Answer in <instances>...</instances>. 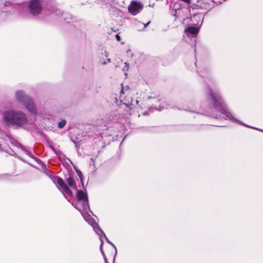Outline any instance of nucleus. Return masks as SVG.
Masks as SVG:
<instances>
[{
	"label": "nucleus",
	"instance_id": "1",
	"mask_svg": "<svg viewBox=\"0 0 263 263\" xmlns=\"http://www.w3.org/2000/svg\"><path fill=\"white\" fill-rule=\"evenodd\" d=\"M205 90L208 101L212 105L211 108L210 116L219 119L222 118L226 120H229L233 122L238 123L250 128L258 129L257 128L245 124L234 118L229 111L228 108L226 106L218 91L216 90L214 91L209 85L205 86Z\"/></svg>",
	"mask_w": 263,
	"mask_h": 263
},
{
	"label": "nucleus",
	"instance_id": "2",
	"mask_svg": "<svg viewBox=\"0 0 263 263\" xmlns=\"http://www.w3.org/2000/svg\"><path fill=\"white\" fill-rule=\"evenodd\" d=\"M2 119L6 126L15 129L23 128L30 132L38 129L35 122L29 121L26 115L20 110H6L3 113Z\"/></svg>",
	"mask_w": 263,
	"mask_h": 263
},
{
	"label": "nucleus",
	"instance_id": "3",
	"mask_svg": "<svg viewBox=\"0 0 263 263\" xmlns=\"http://www.w3.org/2000/svg\"><path fill=\"white\" fill-rule=\"evenodd\" d=\"M76 172L78 176V181H80L79 187H82L85 191L78 190L77 191V200H74L71 202V204L80 212H87L89 211L88 198L84 184V178L82 172L76 166H74Z\"/></svg>",
	"mask_w": 263,
	"mask_h": 263
},
{
	"label": "nucleus",
	"instance_id": "4",
	"mask_svg": "<svg viewBox=\"0 0 263 263\" xmlns=\"http://www.w3.org/2000/svg\"><path fill=\"white\" fill-rule=\"evenodd\" d=\"M36 162L41 165L43 172L52 180L54 184L59 185L62 190V193L68 201L70 202V200L67 199L65 195H67L69 198H72L73 197V193L70 189L66 185L63 179L60 177L53 175V172L48 170L46 164L40 159L36 158Z\"/></svg>",
	"mask_w": 263,
	"mask_h": 263
},
{
	"label": "nucleus",
	"instance_id": "5",
	"mask_svg": "<svg viewBox=\"0 0 263 263\" xmlns=\"http://www.w3.org/2000/svg\"><path fill=\"white\" fill-rule=\"evenodd\" d=\"M15 98L16 100L23 104L29 111L33 114H36V107L33 100L26 95L24 91L21 90L16 91Z\"/></svg>",
	"mask_w": 263,
	"mask_h": 263
},
{
	"label": "nucleus",
	"instance_id": "6",
	"mask_svg": "<svg viewBox=\"0 0 263 263\" xmlns=\"http://www.w3.org/2000/svg\"><path fill=\"white\" fill-rule=\"evenodd\" d=\"M46 12L47 15H51L54 19L66 21L68 18H71L70 14L62 12L52 4L47 5Z\"/></svg>",
	"mask_w": 263,
	"mask_h": 263
},
{
	"label": "nucleus",
	"instance_id": "7",
	"mask_svg": "<svg viewBox=\"0 0 263 263\" xmlns=\"http://www.w3.org/2000/svg\"><path fill=\"white\" fill-rule=\"evenodd\" d=\"M200 26H192L186 25L184 30V39L185 38V36L193 38V43H195L196 42V37L199 32Z\"/></svg>",
	"mask_w": 263,
	"mask_h": 263
},
{
	"label": "nucleus",
	"instance_id": "8",
	"mask_svg": "<svg viewBox=\"0 0 263 263\" xmlns=\"http://www.w3.org/2000/svg\"><path fill=\"white\" fill-rule=\"evenodd\" d=\"M90 212L91 213H92L91 211H90V210H89V211H88L87 212H80L82 214V215L83 216V217H84V219L85 220V221L86 222H87L90 225H91L94 231L96 232V233L98 234V235H100L99 233V232H100V233H103V231L101 230V229L100 228V227H99V226L98 225V223H97L95 221V220L92 218L90 217V215L89 214V215H87V214Z\"/></svg>",
	"mask_w": 263,
	"mask_h": 263
},
{
	"label": "nucleus",
	"instance_id": "9",
	"mask_svg": "<svg viewBox=\"0 0 263 263\" xmlns=\"http://www.w3.org/2000/svg\"><path fill=\"white\" fill-rule=\"evenodd\" d=\"M29 11L32 15H37L42 11V6L40 0H32L28 5Z\"/></svg>",
	"mask_w": 263,
	"mask_h": 263
},
{
	"label": "nucleus",
	"instance_id": "10",
	"mask_svg": "<svg viewBox=\"0 0 263 263\" xmlns=\"http://www.w3.org/2000/svg\"><path fill=\"white\" fill-rule=\"evenodd\" d=\"M171 9L170 13L171 15L175 17V23H176L177 22L179 23L180 22L179 16L181 13V0H178L177 2H175L173 5L171 6Z\"/></svg>",
	"mask_w": 263,
	"mask_h": 263
},
{
	"label": "nucleus",
	"instance_id": "11",
	"mask_svg": "<svg viewBox=\"0 0 263 263\" xmlns=\"http://www.w3.org/2000/svg\"><path fill=\"white\" fill-rule=\"evenodd\" d=\"M142 8V6L140 2L133 1L128 7V11L133 15H135L139 12V10Z\"/></svg>",
	"mask_w": 263,
	"mask_h": 263
},
{
	"label": "nucleus",
	"instance_id": "12",
	"mask_svg": "<svg viewBox=\"0 0 263 263\" xmlns=\"http://www.w3.org/2000/svg\"><path fill=\"white\" fill-rule=\"evenodd\" d=\"M65 180L67 183L68 185L73 190H77V186L74 181L73 175L69 174L67 177L66 175L65 176Z\"/></svg>",
	"mask_w": 263,
	"mask_h": 263
},
{
	"label": "nucleus",
	"instance_id": "13",
	"mask_svg": "<svg viewBox=\"0 0 263 263\" xmlns=\"http://www.w3.org/2000/svg\"><path fill=\"white\" fill-rule=\"evenodd\" d=\"M152 106H151V108H154L155 110H158V111H161L164 108H168L169 107L167 106H165L164 105L163 103H161L160 104L159 106H157L156 105H154V103H152Z\"/></svg>",
	"mask_w": 263,
	"mask_h": 263
},
{
	"label": "nucleus",
	"instance_id": "14",
	"mask_svg": "<svg viewBox=\"0 0 263 263\" xmlns=\"http://www.w3.org/2000/svg\"><path fill=\"white\" fill-rule=\"evenodd\" d=\"M4 152H6L9 155H10L11 156H13L15 157V158L20 159V160H21L24 162H26V161L25 160H24L22 158H21L20 156L17 155L16 154H15L12 149H10L9 150L4 151Z\"/></svg>",
	"mask_w": 263,
	"mask_h": 263
},
{
	"label": "nucleus",
	"instance_id": "15",
	"mask_svg": "<svg viewBox=\"0 0 263 263\" xmlns=\"http://www.w3.org/2000/svg\"><path fill=\"white\" fill-rule=\"evenodd\" d=\"M23 152L25 153L26 155H27L29 157L31 158L32 159H34L36 161V158H37V157H35L30 151L28 150L25 146L24 147V148L22 149Z\"/></svg>",
	"mask_w": 263,
	"mask_h": 263
},
{
	"label": "nucleus",
	"instance_id": "16",
	"mask_svg": "<svg viewBox=\"0 0 263 263\" xmlns=\"http://www.w3.org/2000/svg\"><path fill=\"white\" fill-rule=\"evenodd\" d=\"M104 237L105 240H106V241L110 245H111L114 248V249H115V254H117V248H116V246L113 243H112L108 239V238L106 237V236L105 235V233H104V232L103 231V233H101Z\"/></svg>",
	"mask_w": 263,
	"mask_h": 263
},
{
	"label": "nucleus",
	"instance_id": "17",
	"mask_svg": "<svg viewBox=\"0 0 263 263\" xmlns=\"http://www.w3.org/2000/svg\"><path fill=\"white\" fill-rule=\"evenodd\" d=\"M160 127H149L148 131L150 132H159L160 130Z\"/></svg>",
	"mask_w": 263,
	"mask_h": 263
},
{
	"label": "nucleus",
	"instance_id": "18",
	"mask_svg": "<svg viewBox=\"0 0 263 263\" xmlns=\"http://www.w3.org/2000/svg\"><path fill=\"white\" fill-rule=\"evenodd\" d=\"M66 121L64 119H62L60 122L58 123V127L59 128H63L66 124Z\"/></svg>",
	"mask_w": 263,
	"mask_h": 263
},
{
	"label": "nucleus",
	"instance_id": "19",
	"mask_svg": "<svg viewBox=\"0 0 263 263\" xmlns=\"http://www.w3.org/2000/svg\"><path fill=\"white\" fill-rule=\"evenodd\" d=\"M15 146L17 147L18 148H20L21 149H22L23 148H24V146H23L21 143H20V142H18V141H16V144L15 145Z\"/></svg>",
	"mask_w": 263,
	"mask_h": 263
},
{
	"label": "nucleus",
	"instance_id": "20",
	"mask_svg": "<svg viewBox=\"0 0 263 263\" xmlns=\"http://www.w3.org/2000/svg\"><path fill=\"white\" fill-rule=\"evenodd\" d=\"M101 239V245L100 246V251L101 252V254H102L103 256H104V254H105V253L103 250V240L102 239Z\"/></svg>",
	"mask_w": 263,
	"mask_h": 263
},
{
	"label": "nucleus",
	"instance_id": "21",
	"mask_svg": "<svg viewBox=\"0 0 263 263\" xmlns=\"http://www.w3.org/2000/svg\"><path fill=\"white\" fill-rule=\"evenodd\" d=\"M126 54L128 57H132L133 56V53L132 52L130 49H127L126 51Z\"/></svg>",
	"mask_w": 263,
	"mask_h": 263
},
{
	"label": "nucleus",
	"instance_id": "22",
	"mask_svg": "<svg viewBox=\"0 0 263 263\" xmlns=\"http://www.w3.org/2000/svg\"><path fill=\"white\" fill-rule=\"evenodd\" d=\"M124 104L127 107H128L129 105H134V101L132 100V102L130 104L124 103Z\"/></svg>",
	"mask_w": 263,
	"mask_h": 263
},
{
	"label": "nucleus",
	"instance_id": "23",
	"mask_svg": "<svg viewBox=\"0 0 263 263\" xmlns=\"http://www.w3.org/2000/svg\"><path fill=\"white\" fill-rule=\"evenodd\" d=\"M115 37H116V40L118 41H121V37H120V36L119 35V34H116Z\"/></svg>",
	"mask_w": 263,
	"mask_h": 263
},
{
	"label": "nucleus",
	"instance_id": "24",
	"mask_svg": "<svg viewBox=\"0 0 263 263\" xmlns=\"http://www.w3.org/2000/svg\"><path fill=\"white\" fill-rule=\"evenodd\" d=\"M129 64L127 63V62H125V66H124V68L123 69V70H124V69L126 68L127 70L128 69V67H129Z\"/></svg>",
	"mask_w": 263,
	"mask_h": 263
},
{
	"label": "nucleus",
	"instance_id": "25",
	"mask_svg": "<svg viewBox=\"0 0 263 263\" xmlns=\"http://www.w3.org/2000/svg\"><path fill=\"white\" fill-rule=\"evenodd\" d=\"M9 174H4L2 175H0V180L3 179L5 176H8Z\"/></svg>",
	"mask_w": 263,
	"mask_h": 263
},
{
	"label": "nucleus",
	"instance_id": "26",
	"mask_svg": "<svg viewBox=\"0 0 263 263\" xmlns=\"http://www.w3.org/2000/svg\"><path fill=\"white\" fill-rule=\"evenodd\" d=\"M90 160L92 161V163H91L90 164H92V165H93L95 166V160L92 158H91L90 159Z\"/></svg>",
	"mask_w": 263,
	"mask_h": 263
},
{
	"label": "nucleus",
	"instance_id": "27",
	"mask_svg": "<svg viewBox=\"0 0 263 263\" xmlns=\"http://www.w3.org/2000/svg\"><path fill=\"white\" fill-rule=\"evenodd\" d=\"M103 258H104V261L105 262V263H108V261H107V258L105 256V254H104V256H103Z\"/></svg>",
	"mask_w": 263,
	"mask_h": 263
},
{
	"label": "nucleus",
	"instance_id": "28",
	"mask_svg": "<svg viewBox=\"0 0 263 263\" xmlns=\"http://www.w3.org/2000/svg\"><path fill=\"white\" fill-rule=\"evenodd\" d=\"M153 99L155 100V101H156L157 102H159L160 101V100L159 99H158V98H154Z\"/></svg>",
	"mask_w": 263,
	"mask_h": 263
},
{
	"label": "nucleus",
	"instance_id": "29",
	"mask_svg": "<svg viewBox=\"0 0 263 263\" xmlns=\"http://www.w3.org/2000/svg\"><path fill=\"white\" fill-rule=\"evenodd\" d=\"M151 23V22H150V21H149V22H147L146 24H144V27H146L147 26H148V25L149 24V23Z\"/></svg>",
	"mask_w": 263,
	"mask_h": 263
},
{
	"label": "nucleus",
	"instance_id": "30",
	"mask_svg": "<svg viewBox=\"0 0 263 263\" xmlns=\"http://www.w3.org/2000/svg\"><path fill=\"white\" fill-rule=\"evenodd\" d=\"M5 150L3 148L1 145L0 144V152H4Z\"/></svg>",
	"mask_w": 263,
	"mask_h": 263
},
{
	"label": "nucleus",
	"instance_id": "31",
	"mask_svg": "<svg viewBox=\"0 0 263 263\" xmlns=\"http://www.w3.org/2000/svg\"><path fill=\"white\" fill-rule=\"evenodd\" d=\"M182 1L185 2L186 3L189 4L190 2V0H182Z\"/></svg>",
	"mask_w": 263,
	"mask_h": 263
},
{
	"label": "nucleus",
	"instance_id": "32",
	"mask_svg": "<svg viewBox=\"0 0 263 263\" xmlns=\"http://www.w3.org/2000/svg\"><path fill=\"white\" fill-rule=\"evenodd\" d=\"M107 61H108V63H110V59H107Z\"/></svg>",
	"mask_w": 263,
	"mask_h": 263
},
{
	"label": "nucleus",
	"instance_id": "33",
	"mask_svg": "<svg viewBox=\"0 0 263 263\" xmlns=\"http://www.w3.org/2000/svg\"><path fill=\"white\" fill-rule=\"evenodd\" d=\"M188 11V9L187 8H184V10H183V11Z\"/></svg>",
	"mask_w": 263,
	"mask_h": 263
},
{
	"label": "nucleus",
	"instance_id": "34",
	"mask_svg": "<svg viewBox=\"0 0 263 263\" xmlns=\"http://www.w3.org/2000/svg\"><path fill=\"white\" fill-rule=\"evenodd\" d=\"M146 114V111H144V112L142 113L143 115H145Z\"/></svg>",
	"mask_w": 263,
	"mask_h": 263
},
{
	"label": "nucleus",
	"instance_id": "35",
	"mask_svg": "<svg viewBox=\"0 0 263 263\" xmlns=\"http://www.w3.org/2000/svg\"><path fill=\"white\" fill-rule=\"evenodd\" d=\"M107 64V62H104L103 63H102V64Z\"/></svg>",
	"mask_w": 263,
	"mask_h": 263
},
{
	"label": "nucleus",
	"instance_id": "36",
	"mask_svg": "<svg viewBox=\"0 0 263 263\" xmlns=\"http://www.w3.org/2000/svg\"><path fill=\"white\" fill-rule=\"evenodd\" d=\"M135 102L137 104H138L139 103V101L138 100H136Z\"/></svg>",
	"mask_w": 263,
	"mask_h": 263
},
{
	"label": "nucleus",
	"instance_id": "37",
	"mask_svg": "<svg viewBox=\"0 0 263 263\" xmlns=\"http://www.w3.org/2000/svg\"><path fill=\"white\" fill-rule=\"evenodd\" d=\"M153 98L152 97H148L147 99H152Z\"/></svg>",
	"mask_w": 263,
	"mask_h": 263
},
{
	"label": "nucleus",
	"instance_id": "38",
	"mask_svg": "<svg viewBox=\"0 0 263 263\" xmlns=\"http://www.w3.org/2000/svg\"><path fill=\"white\" fill-rule=\"evenodd\" d=\"M73 141V142L74 144H76V141Z\"/></svg>",
	"mask_w": 263,
	"mask_h": 263
},
{
	"label": "nucleus",
	"instance_id": "39",
	"mask_svg": "<svg viewBox=\"0 0 263 263\" xmlns=\"http://www.w3.org/2000/svg\"><path fill=\"white\" fill-rule=\"evenodd\" d=\"M51 148L53 150V147L52 146H51Z\"/></svg>",
	"mask_w": 263,
	"mask_h": 263
},
{
	"label": "nucleus",
	"instance_id": "40",
	"mask_svg": "<svg viewBox=\"0 0 263 263\" xmlns=\"http://www.w3.org/2000/svg\"><path fill=\"white\" fill-rule=\"evenodd\" d=\"M57 186V187L58 188V190H60V189L58 186Z\"/></svg>",
	"mask_w": 263,
	"mask_h": 263
}]
</instances>
